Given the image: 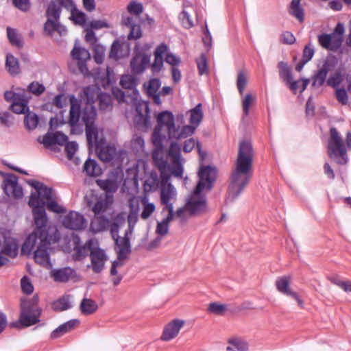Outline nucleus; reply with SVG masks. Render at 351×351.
Here are the masks:
<instances>
[{"mask_svg": "<svg viewBox=\"0 0 351 351\" xmlns=\"http://www.w3.org/2000/svg\"><path fill=\"white\" fill-rule=\"evenodd\" d=\"M328 153L330 158H335L341 165L348 161L347 150L343 138L335 128L330 130V138L328 143Z\"/></svg>", "mask_w": 351, "mask_h": 351, "instance_id": "6e6552de", "label": "nucleus"}, {"mask_svg": "<svg viewBox=\"0 0 351 351\" xmlns=\"http://www.w3.org/2000/svg\"><path fill=\"white\" fill-rule=\"evenodd\" d=\"M332 64L328 60L324 61L322 66L313 76L312 86L320 87L326 82L328 73L331 70Z\"/></svg>", "mask_w": 351, "mask_h": 351, "instance_id": "412c9836", "label": "nucleus"}, {"mask_svg": "<svg viewBox=\"0 0 351 351\" xmlns=\"http://www.w3.org/2000/svg\"><path fill=\"white\" fill-rule=\"evenodd\" d=\"M281 42L286 45H292L295 42L293 34L288 31L283 32L280 36Z\"/></svg>", "mask_w": 351, "mask_h": 351, "instance_id": "774afa93", "label": "nucleus"}, {"mask_svg": "<svg viewBox=\"0 0 351 351\" xmlns=\"http://www.w3.org/2000/svg\"><path fill=\"white\" fill-rule=\"evenodd\" d=\"M199 181L193 194L186 202V208L190 215L204 213L207 210V204L205 197H199L198 195L204 190H210L217 176V169L211 166L202 167L198 172Z\"/></svg>", "mask_w": 351, "mask_h": 351, "instance_id": "39448f33", "label": "nucleus"}, {"mask_svg": "<svg viewBox=\"0 0 351 351\" xmlns=\"http://www.w3.org/2000/svg\"><path fill=\"white\" fill-rule=\"evenodd\" d=\"M114 240L117 247V254L119 255V258L127 259L128 255L131 252L130 239L128 237V232L125 233L123 237L117 236L116 239Z\"/></svg>", "mask_w": 351, "mask_h": 351, "instance_id": "aec40b11", "label": "nucleus"}, {"mask_svg": "<svg viewBox=\"0 0 351 351\" xmlns=\"http://www.w3.org/2000/svg\"><path fill=\"white\" fill-rule=\"evenodd\" d=\"M159 185L158 176L156 174L151 173L145 180L143 188L145 192H152L156 191Z\"/></svg>", "mask_w": 351, "mask_h": 351, "instance_id": "a19ab883", "label": "nucleus"}, {"mask_svg": "<svg viewBox=\"0 0 351 351\" xmlns=\"http://www.w3.org/2000/svg\"><path fill=\"white\" fill-rule=\"evenodd\" d=\"M93 58L97 64L103 62L105 56V48L100 45H95L93 48Z\"/></svg>", "mask_w": 351, "mask_h": 351, "instance_id": "4d7b16f0", "label": "nucleus"}, {"mask_svg": "<svg viewBox=\"0 0 351 351\" xmlns=\"http://www.w3.org/2000/svg\"><path fill=\"white\" fill-rule=\"evenodd\" d=\"M58 23V20L47 19V21L44 25L45 32L48 34L51 35L54 32H56Z\"/></svg>", "mask_w": 351, "mask_h": 351, "instance_id": "0e129e2a", "label": "nucleus"}, {"mask_svg": "<svg viewBox=\"0 0 351 351\" xmlns=\"http://www.w3.org/2000/svg\"><path fill=\"white\" fill-rule=\"evenodd\" d=\"M290 282H291V277L288 276H283L278 278H277L276 281V287L277 290L280 292L281 293L290 296L293 299H294L297 302L298 304L301 307L303 308L304 306V302L300 298L299 295L291 290L290 287Z\"/></svg>", "mask_w": 351, "mask_h": 351, "instance_id": "9b49d317", "label": "nucleus"}, {"mask_svg": "<svg viewBox=\"0 0 351 351\" xmlns=\"http://www.w3.org/2000/svg\"><path fill=\"white\" fill-rule=\"evenodd\" d=\"M24 123L28 130H34L38 123V117L35 113L28 112L25 117Z\"/></svg>", "mask_w": 351, "mask_h": 351, "instance_id": "3c124183", "label": "nucleus"}, {"mask_svg": "<svg viewBox=\"0 0 351 351\" xmlns=\"http://www.w3.org/2000/svg\"><path fill=\"white\" fill-rule=\"evenodd\" d=\"M196 146L198 153L203 160L206 156V154L202 152L201 145L198 141H196L194 138H191L184 141L183 145V151L186 153L191 152L193 148Z\"/></svg>", "mask_w": 351, "mask_h": 351, "instance_id": "ea45409f", "label": "nucleus"}, {"mask_svg": "<svg viewBox=\"0 0 351 351\" xmlns=\"http://www.w3.org/2000/svg\"><path fill=\"white\" fill-rule=\"evenodd\" d=\"M73 241L74 243V253L73 258L75 261H80L83 259L87 254L88 251L93 250V245L94 241L92 239L88 240L84 245L80 246V239L78 236H73Z\"/></svg>", "mask_w": 351, "mask_h": 351, "instance_id": "a211bd4d", "label": "nucleus"}, {"mask_svg": "<svg viewBox=\"0 0 351 351\" xmlns=\"http://www.w3.org/2000/svg\"><path fill=\"white\" fill-rule=\"evenodd\" d=\"M38 296L22 300L19 322L22 327H29L40 322L41 309L38 306Z\"/></svg>", "mask_w": 351, "mask_h": 351, "instance_id": "0eeeda50", "label": "nucleus"}, {"mask_svg": "<svg viewBox=\"0 0 351 351\" xmlns=\"http://www.w3.org/2000/svg\"><path fill=\"white\" fill-rule=\"evenodd\" d=\"M113 203L112 195H105L97 198L96 202L93 205L91 202H88V206L91 207V210L94 215H101L108 211Z\"/></svg>", "mask_w": 351, "mask_h": 351, "instance_id": "2eb2a0df", "label": "nucleus"}, {"mask_svg": "<svg viewBox=\"0 0 351 351\" xmlns=\"http://www.w3.org/2000/svg\"><path fill=\"white\" fill-rule=\"evenodd\" d=\"M180 19L182 26L185 28L189 29L194 25L190 14L185 10H183L180 14Z\"/></svg>", "mask_w": 351, "mask_h": 351, "instance_id": "680f3d73", "label": "nucleus"}, {"mask_svg": "<svg viewBox=\"0 0 351 351\" xmlns=\"http://www.w3.org/2000/svg\"><path fill=\"white\" fill-rule=\"evenodd\" d=\"M195 129L196 128L191 125H184L180 129L175 128L169 138L178 140L187 138L194 133Z\"/></svg>", "mask_w": 351, "mask_h": 351, "instance_id": "7c9ffc66", "label": "nucleus"}, {"mask_svg": "<svg viewBox=\"0 0 351 351\" xmlns=\"http://www.w3.org/2000/svg\"><path fill=\"white\" fill-rule=\"evenodd\" d=\"M97 185L107 193H114L118 189V182L117 178L112 176L106 180H97Z\"/></svg>", "mask_w": 351, "mask_h": 351, "instance_id": "c756f323", "label": "nucleus"}, {"mask_svg": "<svg viewBox=\"0 0 351 351\" xmlns=\"http://www.w3.org/2000/svg\"><path fill=\"white\" fill-rule=\"evenodd\" d=\"M71 55L73 60L78 61L80 69L82 71V65L81 64L86 62L87 60L90 59V53L88 51L83 47H77L76 45H75L72 49Z\"/></svg>", "mask_w": 351, "mask_h": 351, "instance_id": "cd10ccee", "label": "nucleus"}, {"mask_svg": "<svg viewBox=\"0 0 351 351\" xmlns=\"http://www.w3.org/2000/svg\"><path fill=\"white\" fill-rule=\"evenodd\" d=\"M51 276L56 282H65L75 276V271L70 267L53 270Z\"/></svg>", "mask_w": 351, "mask_h": 351, "instance_id": "a878e982", "label": "nucleus"}, {"mask_svg": "<svg viewBox=\"0 0 351 351\" xmlns=\"http://www.w3.org/2000/svg\"><path fill=\"white\" fill-rule=\"evenodd\" d=\"M28 204L33 208L32 213L36 230L28 236L22 246V252L29 254L34 250V258L38 264L51 268L52 265L49 260L51 252V242L46 230L47 217L43 206H40L38 197L31 194Z\"/></svg>", "mask_w": 351, "mask_h": 351, "instance_id": "f03ea898", "label": "nucleus"}, {"mask_svg": "<svg viewBox=\"0 0 351 351\" xmlns=\"http://www.w3.org/2000/svg\"><path fill=\"white\" fill-rule=\"evenodd\" d=\"M183 160L180 145L176 142H172L169 154L160 151L153 154L154 163L160 173V203L164 206L162 210H167L168 213H174L173 204L177 199L176 190L169 180L171 175L182 177Z\"/></svg>", "mask_w": 351, "mask_h": 351, "instance_id": "f257e3e1", "label": "nucleus"}, {"mask_svg": "<svg viewBox=\"0 0 351 351\" xmlns=\"http://www.w3.org/2000/svg\"><path fill=\"white\" fill-rule=\"evenodd\" d=\"M28 101L29 97L25 93L12 104L11 109L15 113L25 114L29 111Z\"/></svg>", "mask_w": 351, "mask_h": 351, "instance_id": "bb28decb", "label": "nucleus"}, {"mask_svg": "<svg viewBox=\"0 0 351 351\" xmlns=\"http://www.w3.org/2000/svg\"><path fill=\"white\" fill-rule=\"evenodd\" d=\"M279 76L287 84L292 80L291 71L285 62H280L278 64Z\"/></svg>", "mask_w": 351, "mask_h": 351, "instance_id": "4c0bfd02", "label": "nucleus"}, {"mask_svg": "<svg viewBox=\"0 0 351 351\" xmlns=\"http://www.w3.org/2000/svg\"><path fill=\"white\" fill-rule=\"evenodd\" d=\"M71 307L69 296L60 298L53 304V308L55 311H62Z\"/></svg>", "mask_w": 351, "mask_h": 351, "instance_id": "de8ad7c7", "label": "nucleus"}, {"mask_svg": "<svg viewBox=\"0 0 351 351\" xmlns=\"http://www.w3.org/2000/svg\"><path fill=\"white\" fill-rule=\"evenodd\" d=\"M27 90L36 96H39L45 91V87L38 82L34 81L28 85Z\"/></svg>", "mask_w": 351, "mask_h": 351, "instance_id": "6e6d98bb", "label": "nucleus"}, {"mask_svg": "<svg viewBox=\"0 0 351 351\" xmlns=\"http://www.w3.org/2000/svg\"><path fill=\"white\" fill-rule=\"evenodd\" d=\"M162 130H160V128H155L153 134H152V142L154 145L156 146V149L153 151L152 157L153 158V154L156 151H160L161 152L164 153V154L167 155L169 153V149L171 147V145H169V149L165 151L162 147V137H165V134H162ZM171 145V143L170 144Z\"/></svg>", "mask_w": 351, "mask_h": 351, "instance_id": "c85d7f7f", "label": "nucleus"}, {"mask_svg": "<svg viewBox=\"0 0 351 351\" xmlns=\"http://www.w3.org/2000/svg\"><path fill=\"white\" fill-rule=\"evenodd\" d=\"M184 324L185 322L182 319H173L165 326L160 339L168 341L176 338Z\"/></svg>", "mask_w": 351, "mask_h": 351, "instance_id": "ddd939ff", "label": "nucleus"}, {"mask_svg": "<svg viewBox=\"0 0 351 351\" xmlns=\"http://www.w3.org/2000/svg\"><path fill=\"white\" fill-rule=\"evenodd\" d=\"M335 96L337 100L342 105H346L348 104V97L347 92L345 89L337 88L335 91Z\"/></svg>", "mask_w": 351, "mask_h": 351, "instance_id": "69168bd1", "label": "nucleus"}, {"mask_svg": "<svg viewBox=\"0 0 351 351\" xmlns=\"http://www.w3.org/2000/svg\"><path fill=\"white\" fill-rule=\"evenodd\" d=\"M110 220L104 215H94L90 221V228L94 233L103 232L110 226Z\"/></svg>", "mask_w": 351, "mask_h": 351, "instance_id": "b1692460", "label": "nucleus"}, {"mask_svg": "<svg viewBox=\"0 0 351 351\" xmlns=\"http://www.w3.org/2000/svg\"><path fill=\"white\" fill-rule=\"evenodd\" d=\"M28 183L36 191V193L32 194H35L38 197L40 206L44 207L45 201L49 202L52 199V189L36 180H30Z\"/></svg>", "mask_w": 351, "mask_h": 351, "instance_id": "f3484780", "label": "nucleus"}, {"mask_svg": "<svg viewBox=\"0 0 351 351\" xmlns=\"http://www.w3.org/2000/svg\"><path fill=\"white\" fill-rule=\"evenodd\" d=\"M61 8L56 1H52L47 8V16L48 19L59 20Z\"/></svg>", "mask_w": 351, "mask_h": 351, "instance_id": "37998d69", "label": "nucleus"}, {"mask_svg": "<svg viewBox=\"0 0 351 351\" xmlns=\"http://www.w3.org/2000/svg\"><path fill=\"white\" fill-rule=\"evenodd\" d=\"M134 105L136 108V114L134 117V124L139 128L149 127L150 125L149 102L138 100Z\"/></svg>", "mask_w": 351, "mask_h": 351, "instance_id": "1a4fd4ad", "label": "nucleus"}, {"mask_svg": "<svg viewBox=\"0 0 351 351\" xmlns=\"http://www.w3.org/2000/svg\"><path fill=\"white\" fill-rule=\"evenodd\" d=\"M254 150L252 143L242 141L239 145L229 185V197L234 200L249 184L253 174Z\"/></svg>", "mask_w": 351, "mask_h": 351, "instance_id": "7ed1b4c3", "label": "nucleus"}, {"mask_svg": "<svg viewBox=\"0 0 351 351\" xmlns=\"http://www.w3.org/2000/svg\"><path fill=\"white\" fill-rule=\"evenodd\" d=\"M90 267L93 271L96 273H100L104 267L107 257L104 250L99 248H93L90 253Z\"/></svg>", "mask_w": 351, "mask_h": 351, "instance_id": "dca6fc26", "label": "nucleus"}, {"mask_svg": "<svg viewBox=\"0 0 351 351\" xmlns=\"http://www.w3.org/2000/svg\"><path fill=\"white\" fill-rule=\"evenodd\" d=\"M80 321L77 319H71L55 329L51 334V339H57L63 335L71 331L78 326Z\"/></svg>", "mask_w": 351, "mask_h": 351, "instance_id": "393cba45", "label": "nucleus"}, {"mask_svg": "<svg viewBox=\"0 0 351 351\" xmlns=\"http://www.w3.org/2000/svg\"><path fill=\"white\" fill-rule=\"evenodd\" d=\"M318 42L323 48L333 50L341 45V39L335 34H322L318 36Z\"/></svg>", "mask_w": 351, "mask_h": 351, "instance_id": "5701e85b", "label": "nucleus"}, {"mask_svg": "<svg viewBox=\"0 0 351 351\" xmlns=\"http://www.w3.org/2000/svg\"><path fill=\"white\" fill-rule=\"evenodd\" d=\"M228 343L234 347L236 351H248L247 343L241 338L233 337L228 340Z\"/></svg>", "mask_w": 351, "mask_h": 351, "instance_id": "c03bdc74", "label": "nucleus"}, {"mask_svg": "<svg viewBox=\"0 0 351 351\" xmlns=\"http://www.w3.org/2000/svg\"><path fill=\"white\" fill-rule=\"evenodd\" d=\"M84 171L89 176L97 177L101 174V169L95 160L88 159L84 165Z\"/></svg>", "mask_w": 351, "mask_h": 351, "instance_id": "72a5a7b5", "label": "nucleus"}, {"mask_svg": "<svg viewBox=\"0 0 351 351\" xmlns=\"http://www.w3.org/2000/svg\"><path fill=\"white\" fill-rule=\"evenodd\" d=\"M127 10L130 14L138 16L143 13L144 9L142 3L132 1L128 4Z\"/></svg>", "mask_w": 351, "mask_h": 351, "instance_id": "5fc2aeb1", "label": "nucleus"}, {"mask_svg": "<svg viewBox=\"0 0 351 351\" xmlns=\"http://www.w3.org/2000/svg\"><path fill=\"white\" fill-rule=\"evenodd\" d=\"M174 218V213H168L166 218L158 222L156 226V233L159 235H165L168 232L169 223Z\"/></svg>", "mask_w": 351, "mask_h": 351, "instance_id": "58836bf2", "label": "nucleus"}, {"mask_svg": "<svg viewBox=\"0 0 351 351\" xmlns=\"http://www.w3.org/2000/svg\"><path fill=\"white\" fill-rule=\"evenodd\" d=\"M5 69L12 75H17L20 73L19 60L12 54H8L5 60Z\"/></svg>", "mask_w": 351, "mask_h": 351, "instance_id": "473e14b6", "label": "nucleus"}, {"mask_svg": "<svg viewBox=\"0 0 351 351\" xmlns=\"http://www.w3.org/2000/svg\"><path fill=\"white\" fill-rule=\"evenodd\" d=\"M71 18L75 24L82 26L86 24L87 20L86 14L77 9L72 10Z\"/></svg>", "mask_w": 351, "mask_h": 351, "instance_id": "09e8293b", "label": "nucleus"}, {"mask_svg": "<svg viewBox=\"0 0 351 351\" xmlns=\"http://www.w3.org/2000/svg\"><path fill=\"white\" fill-rule=\"evenodd\" d=\"M256 101V96L252 95L251 93L246 94L242 98V108H243V114L244 117H247L250 112V108L253 104V103Z\"/></svg>", "mask_w": 351, "mask_h": 351, "instance_id": "49530a36", "label": "nucleus"}, {"mask_svg": "<svg viewBox=\"0 0 351 351\" xmlns=\"http://www.w3.org/2000/svg\"><path fill=\"white\" fill-rule=\"evenodd\" d=\"M99 88L94 87H86L84 88V94L86 95L87 104L84 108L82 112L80 110V104L78 99L74 95L70 97V111L69 123L71 126L77 125L80 117L82 118V114L85 108L90 105L93 108V104L94 103L95 97H98L99 109L103 111H109L112 109V98L109 94L101 93L99 94ZM95 109V108H94ZM96 111V110H95Z\"/></svg>", "mask_w": 351, "mask_h": 351, "instance_id": "423d86ee", "label": "nucleus"}, {"mask_svg": "<svg viewBox=\"0 0 351 351\" xmlns=\"http://www.w3.org/2000/svg\"><path fill=\"white\" fill-rule=\"evenodd\" d=\"M160 85V81L157 78L151 79L143 84L147 95L152 99L154 104L158 106L162 103L160 94H158Z\"/></svg>", "mask_w": 351, "mask_h": 351, "instance_id": "6ab92c4d", "label": "nucleus"}, {"mask_svg": "<svg viewBox=\"0 0 351 351\" xmlns=\"http://www.w3.org/2000/svg\"><path fill=\"white\" fill-rule=\"evenodd\" d=\"M197 66L199 75L208 73L207 59L204 54H201L199 58L197 60Z\"/></svg>", "mask_w": 351, "mask_h": 351, "instance_id": "13d9d810", "label": "nucleus"}, {"mask_svg": "<svg viewBox=\"0 0 351 351\" xmlns=\"http://www.w3.org/2000/svg\"><path fill=\"white\" fill-rule=\"evenodd\" d=\"M149 62V58L148 56L143 53H138L130 62L132 71L136 74L143 73Z\"/></svg>", "mask_w": 351, "mask_h": 351, "instance_id": "4be33fe9", "label": "nucleus"}, {"mask_svg": "<svg viewBox=\"0 0 351 351\" xmlns=\"http://www.w3.org/2000/svg\"><path fill=\"white\" fill-rule=\"evenodd\" d=\"M157 126L156 128L165 130L169 138L175 129V123L173 114L169 111H163L157 116Z\"/></svg>", "mask_w": 351, "mask_h": 351, "instance_id": "4468645a", "label": "nucleus"}, {"mask_svg": "<svg viewBox=\"0 0 351 351\" xmlns=\"http://www.w3.org/2000/svg\"><path fill=\"white\" fill-rule=\"evenodd\" d=\"M77 149V144L75 142H66L65 143V152L69 160L73 158Z\"/></svg>", "mask_w": 351, "mask_h": 351, "instance_id": "338daca9", "label": "nucleus"}, {"mask_svg": "<svg viewBox=\"0 0 351 351\" xmlns=\"http://www.w3.org/2000/svg\"><path fill=\"white\" fill-rule=\"evenodd\" d=\"M62 224L66 228L80 230L86 228V221L82 214L71 211L64 217Z\"/></svg>", "mask_w": 351, "mask_h": 351, "instance_id": "f8f14e48", "label": "nucleus"}, {"mask_svg": "<svg viewBox=\"0 0 351 351\" xmlns=\"http://www.w3.org/2000/svg\"><path fill=\"white\" fill-rule=\"evenodd\" d=\"M8 38L12 45H15L18 47L23 46V42L21 38L18 36L14 29L11 27L7 28Z\"/></svg>", "mask_w": 351, "mask_h": 351, "instance_id": "864d4df0", "label": "nucleus"}, {"mask_svg": "<svg viewBox=\"0 0 351 351\" xmlns=\"http://www.w3.org/2000/svg\"><path fill=\"white\" fill-rule=\"evenodd\" d=\"M16 92L12 90H7L4 93V99L5 101L12 103L16 101L19 97H21L25 93V90L23 88H16Z\"/></svg>", "mask_w": 351, "mask_h": 351, "instance_id": "603ef678", "label": "nucleus"}, {"mask_svg": "<svg viewBox=\"0 0 351 351\" xmlns=\"http://www.w3.org/2000/svg\"><path fill=\"white\" fill-rule=\"evenodd\" d=\"M342 76L339 72L331 75L326 81L327 85L333 88L337 87L342 82Z\"/></svg>", "mask_w": 351, "mask_h": 351, "instance_id": "052dcab7", "label": "nucleus"}, {"mask_svg": "<svg viewBox=\"0 0 351 351\" xmlns=\"http://www.w3.org/2000/svg\"><path fill=\"white\" fill-rule=\"evenodd\" d=\"M18 180V177L12 173H8L5 176L3 180V191L8 197L14 199H21L23 197V190L22 186L19 184Z\"/></svg>", "mask_w": 351, "mask_h": 351, "instance_id": "9d476101", "label": "nucleus"}, {"mask_svg": "<svg viewBox=\"0 0 351 351\" xmlns=\"http://www.w3.org/2000/svg\"><path fill=\"white\" fill-rule=\"evenodd\" d=\"M301 0H292L289 14L295 16L300 22L304 21V10L300 5Z\"/></svg>", "mask_w": 351, "mask_h": 351, "instance_id": "e433bc0d", "label": "nucleus"}, {"mask_svg": "<svg viewBox=\"0 0 351 351\" xmlns=\"http://www.w3.org/2000/svg\"><path fill=\"white\" fill-rule=\"evenodd\" d=\"M120 85L125 89H134L137 85L136 78L130 75H124L121 77Z\"/></svg>", "mask_w": 351, "mask_h": 351, "instance_id": "a18cd8bd", "label": "nucleus"}, {"mask_svg": "<svg viewBox=\"0 0 351 351\" xmlns=\"http://www.w3.org/2000/svg\"><path fill=\"white\" fill-rule=\"evenodd\" d=\"M21 286L23 292L26 294H30L34 291V287L31 283L29 278L27 276H24L21 278Z\"/></svg>", "mask_w": 351, "mask_h": 351, "instance_id": "e2e57ef3", "label": "nucleus"}, {"mask_svg": "<svg viewBox=\"0 0 351 351\" xmlns=\"http://www.w3.org/2000/svg\"><path fill=\"white\" fill-rule=\"evenodd\" d=\"M247 84V74L241 71L238 73L237 78V86L238 91L241 95H243L244 90Z\"/></svg>", "mask_w": 351, "mask_h": 351, "instance_id": "8fccbe9b", "label": "nucleus"}, {"mask_svg": "<svg viewBox=\"0 0 351 351\" xmlns=\"http://www.w3.org/2000/svg\"><path fill=\"white\" fill-rule=\"evenodd\" d=\"M203 119L202 106L198 104L194 108L190 110V123L195 128L199 125Z\"/></svg>", "mask_w": 351, "mask_h": 351, "instance_id": "f704fd0d", "label": "nucleus"}, {"mask_svg": "<svg viewBox=\"0 0 351 351\" xmlns=\"http://www.w3.org/2000/svg\"><path fill=\"white\" fill-rule=\"evenodd\" d=\"M80 308L82 314L91 315L97 311L98 305L92 299L84 298L80 303Z\"/></svg>", "mask_w": 351, "mask_h": 351, "instance_id": "2f4dec72", "label": "nucleus"}, {"mask_svg": "<svg viewBox=\"0 0 351 351\" xmlns=\"http://www.w3.org/2000/svg\"><path fill=\"white\" fill-rule=\"evenodd\" d=\"M208 310L210 313L221 315L224 313L226 310V305L221 304L217 302H212L209 304Z\"/></svg>", "mask_w": 351, "mask_h": 351, "instance_id": "bf43d9fd", "label": "nucleus"}, {"mask_svg": "<svg viewBox=\"0 0 351 351\" xmlns=\"http://www.w3.org/2000/svg\"><path fill=\"white\" fill-rule=\"evenodd\" d=\"M141 204L143 205V210L141 217L143 219H147L155 211V205L153 203H149L148 199L145 197L141 199Z\"/></svg>", "mask_w": 351, "mask_h": 351, "instance_id": "79ce46f5", "label": "nucleus"}, {"mask_svg": "<svg viewBox=\"0 0 351 351\" xmlns=\"http://www.w3.org/2000/svg\"><path fill=\"white\" fill-rule=\"evenodd\" d=\"M1 253L11 257L14 258L18 254V245L14 239H6L4 241Z\"/></svg>", "mask_w": 351, "mask_h": 351, "instance_id": "c9c22d12", "label": "nucleus"}, {"mask_svg": "<svg viewBox=\"0 0 351 351\" xmlns=\"http://www.w3.org/2000/svg\"><path fill=\"white\" fill-rule=\"evenodd\" d=\"M97 114L94 108L89 105L85 108L82 114V121L86 126V136L89 149L95 146L98 158L103 162L111 161L116 155V147L106 143L102 137L99 138L97 127L95 125Z\"/></svg>", "mask_w": 351, "mask_h": 351, "instance_id": "20e7f679", "label": "nucleus"}]
</instances>
